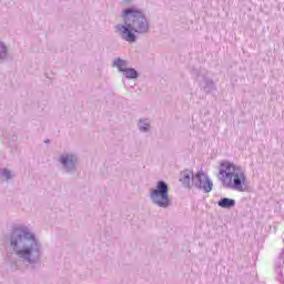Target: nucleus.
<instances>
[{
  "label": "nucleus",
  "mask_w": 284,
  "mask_h": 284,
  "mask_svg": "<svg viewBox=\"0 0 284 284\" xmlns=\"http://www.w3.org/2000/svg\"><path fill=\"white\" fill-rule=\"evenodd\" d=\"M8 243L10 250L17 257L10 260L12 272L21 270L26 265L29 270L41 267V254H43V244L37 239V235L27 225H20L12 229L9 234Z\"/></svg>",
  "instance_id": "obj_1"
},
{
  "label": "nucleus",
  "mask_w": 284,
  "mask_h": 284,
  "mask_svg": "<svg viewBox=\"0 0 284 284\" xmlns=\"http://www.w3.org/2000/svg\"><path fill=\"white\" fill-rule=\"evenodd\" d=\"M124 24L115 26V34L126 41V43H136V34H148L150 32V22L143 10L136 7L126 8L122 12Z\"/></svg>",
  "instance_id": "obj_2"
},
{
  "label": "nucleus",
  "mask_w": 284,
  "mask_h": 284,
  "mask_svg": "<svg viewBox=\"0 0 284 284\" xmlns=\"http://www.w3.org/2000/svg\"><path fill=\"white\" fill-rule=\"evenodd\" d=\"M217 179L224 187H231L236 192H247V184H245L247 175L241 166H236L230 161L221 162Z\"/></svg>",
  "instance_id": "obj_3"
},
{
  "label": "nucleus",
  "mask_w": 284,
  "mask_h": 284,
  "mask_svg": "<svg viewBox=\"0 0 284 284\" xmlns=\"http://www.w3.org/2000/svg\"><path fill=\"white\" fill-rule=\"evenodd\" d=\"M150 199L153 205L168 210L172 205L168 182L163 180L158 181L155 189H151Z\"/></svg>",
  "instance_id": "obj_4"
},
{
  "label": "nucleus",
  "mask_w": 284,
  "mask_h": 284,
  "mask_svg": "<svg viewBox=\"0 0 284 284\" xmlns=\"http://www.w3.org/2000/svg\"><path fill=\"white\" fill-rule=\"evenodd\" d=\"M192 186L205 192V194H210L214 187V183L206 175L205 171L201 169L197 173L192 174Z\"/></svg>",
  "instance_id": "obj_5"
},
{
  "label": "nucleus",
  "mask_w": 284,
  "mask_h": 284,
  "mask_svg": "<svg viewBox=\"0 0 284 284\" xmlns=\"http://www.w3.org/2000/svg\"><path fill=\"white\" fill-rule=\"evenodd\" d=\"M59 163L62 165L67 174L77 172L79 165V155L74 153H63L59 158Z\"/></svg>",
  "instance_id": "obj_6"
},
{
  "label": "nucleus",
  "mask_w": 284,
  "mask_h": 284,
  "mask_svg": "<svg viewBox=\"0 0 284 284\" xmlns=\"http://www.w3.org/2000/svg\"><path fill=\"white\" fill-rule=\"evenodd\" d=\"M202 92L205 94H211V92H215L216 83L212 78L207 77L205 71H202V82L200 84Z\"/></svg>",
  "instance_id": "obj_7"
},
{
  "label": "nucleus",
  "mask_w": 284,
  "mask_h": 284,
  "mask_svg": "<svg viewBox=\"0 0 284 284\" xmlns=\"http://www.w3.org/2000/svg\"><path fill=\"white\" fill-rule=\"evenodd\" d=\"M192 174H194L192 171L190 170H185L182 171L180 174V183H182V185H184V187H192Z\"/></svg>",
  "instance_id": "obj_8"
},
{
  "label": "nucleus",
  "mask_w": 284,
  "mask_h": 284,
  "mask_svg": "<svg viewBox=\"0 0 284 284\" xmlns=\"http://www.w3.org/2000/svg\"><path fill=\"white\" fill-rule=\"evenodd\" d=\"M217 205L223 210H232V207H236V200L230 197H222L217 201Z\"/></svg>",
  "instance_id": "obj_9"
},
{
  "label": "nucleus",
  "mask_w": 284,
  "mask_h": 284,
  "mask_svg": "<svg viewBox=\"0 0 284 284\" xmlns=\"http://www.w3.org/2000/svg\"><path fill=\"white\" fill-rule=\"evenodd\" d=\"M10 59V53L8 51V45L6 43L0 42V64L6 63Z\"/></svg>",
  "instance_id": "obj_10"
},
{
  "label": "nucleus",
  "mask_w": 284,
  "mask_h": 284,
  "mask_svg": "<svg viewBox=\"0 0 284 284\" xmlns=\"http://www.w3.org/2000/svg\"><path fill=\"white\" fill-rule=\"evenodd\" d=\"M113 68H118L119 72H122V74H123L125 72V70L128 69V60L116 58L113 61Z\"/></svg>",
  "instance_id": "obj_11"
},
{
  "label": "nucleus",
  "mask_w": 284,
  "mask_h": 284,
  "mask_svg": "<svg viewBox=\"0 0 284 284\" xmlns=\"http://www.w3.org/2000/svg\"><path fill=\"white\" fill-rule=\"evenodd\" d=\"M123 77H125V79H129V80H134V79H139L140 74H139V71H136V69L128 68L123 72Z\"/></svg>",
  "instance_id": "obj_12"
},
{
  "label": "nucleus",
  "mask_w": 284,
  "mask_h": 284,
  "mask_svg": "<svg viewBox=\"0 0 284 284\" xmlns=\"http://www.w3.org/2000/svg\"><path fill=\"white\" fill-rule=\"evenodd\" d=\"M138 128L140 130V132H150V120L148 119H140L138 122Z\"/></svg>",
  "instance_id": "obj_13"
},
{
  "label": "nucleus",
  "mask_w": 284,
  "mask_h": 284,
  "mask_svg": "<svg viewBox=\"0 0 284 284\" xmlns=\"http://www.w3.org/2000/svg\"><path fill=\"white\" fill-rule=\"evenodd\" d=\"M0 174L1 176H4L7 181H10V179H12V172L8 169H1Z\"/></svg>",
  "instance_id": "obj_14"
},
{
  "label": "nucleus",
  "mask_w": 284,
  "mask_h": 284,
  "mask_svg": "<svg viewBox=\"0 0 284 284\" xmlns=\"http://www.w3.org/2000/svg\"><path fill=\"white\" fill-rule=\"evenodd\" d=\"M3 139H6L7 141H12L14 143V141H17V135L13 133L6 132L3 134Z\"/></svg>",
  "instance_id": "obj_15"
},
{
  "label": "nucleus",
  "mask_w": 284,
  "mask_h": 284,
  "mask_svg": "<svg viewBox=\"0 0 284 284\" xmlns=\"http://www.w3.org/2000/svg\"><path fill=\"white\" fill-rule=\"evenodd\" d=\"M192 74H193V77H196L197 79H199V77H201L197 69H193Z\"/></svg>",
  "instance_id": "obj_16"
},
{
  "label": "nucleus",
  "mask_w": 284,
  "mask_h": 284,
  "mask_svg": "<svg viewBox=\"0 0 284 284\" xmlns=\"http://www.w3.org/2000/svg\"><path fill=\"white\" fill-rule=\"evenodd\" d=\"M280 258H282L283 263H284V248H283L282 253L280 254Z\"/></svg>",
  "instance_id": "obj_17"
},
{
  "label": "nucleus",
  "mask_w": 284,
  "mask_h": 284,
  "mask_svg": "<svg viewBox=\"0 0 284 284\" xmlns=\"http://www.w3.org/2000/svg\"><path fill=\"white\" fill-rule=\"evenodd\" d=\"M44 143H50V140H45Z\"/></svg>",
  "instance_id": "obj_18"
}]
</instances>
